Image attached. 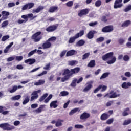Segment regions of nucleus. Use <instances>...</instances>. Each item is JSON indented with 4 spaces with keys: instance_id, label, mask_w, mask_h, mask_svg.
<instances>
[{
    "instance_id": "obj_40",
    "label": "nucleus",
    "mask_w": 131,
    "mask_h": 131,
    "mask_svg": "<svg viewBox=\"0 0 131 131\" xmlns=\"http://www.w3.org/2000/svg\"><path fill=\"white\" fill-rule=\"evenodd\" d=\"M63 120H59L56 123V127H59V126H62V122H63Z\"/></svg>"
},
{
    "instance_id": "obj_26",
    "label": "nucleus",
    "mask_w": 131,
    "mask_h": 131,
    "mask_svg": "<svg viewBox=\"0 0 131 131\" xmlns=\"http://www.w3.org/2000/svg\"><path fill=\"white\" fill-rule=\"evenodd\" d=\"M79 71H80V68L78 67L71 70L72 75L73 74H75V73H78Z\"/></svg>"
},
{
    "instance_id": "obj_7",
    "label": "nucleus",
    "mask_w": 131,
    "mask_h": 131,
    "mask_svg": "<svg viewBox=\"0 0 131 131\" xmlns=\"http://www.w3.org/2000/svg\"><path fill=\"white\" fill-rule=\"evenodd\" d=\"M34 7V3H29L25 5L21 8L23 11H25V10H30Z\"/></svg>"
},
{
    "instance_id": "obj_5",
    "label": "nucleus",
    "mask_w": 131,
    "mask_h": 131,
    "mask_svg": "<svg viewBox=\"0 0 131 131\" xmlns=\"http://www.w3.org/2000/svg\"><path fill=\"white\" fill-rule=\"evenodd\" d=\"M42 38V37L40 36V33H35L32 36V39L34 40L35 42H38Z\"/></svg>"
},
{
    "instance_id": "obj_54",
    "label": "nucleus",
    "mask_w": 131,
    "mask_h": 131,
    "mask_svg": "<svg viewBox=\"0 0 131 131\" xmlns=\"http://www.w3.org/2000/svg\"><path fill=\"white\" fill-rule=\"evenodd\" d=\"M75 128L81 129L83 128V125L80 124H76L75 125Z\"/></svg>"
},
{
    "instance_id": "obj_1",
    "label": "nucleus",
    "mask_w": 131,
    "mask_h": 131,
    "mask_svg": "<svg viewBox=\"0 0 131 131\" xmlns=\"http://www.w3.org/2000/svg\"><path fill=\"white\" fill-rule=\"evenodd\" d=\"M113 52L108 53L102 56L103 61H107L106 63L108 64L115 63V57L113 56ZM108 60H109L108 61Z\"/></svg>"
},
{
    "instance_id": "obj_61",
    "label": "nucleus",
    "mask_w": 131,
    "mask_h": 131,
    "mask_svg": "<svg viewBox=\"0 0 131 131\" xmlns=\"http://www.w3.org/2000/svg\"><path fill=\"white\" fill-rule=\"evenodd\" d=\"M99 86H101V88L102 89L101 92H105V91L107 90V86L100 85Z\"/></svg>"
},
{
    "instance_id": "obj_46",
    "label": "nucleus",
    "mask_w": 131,
    "mask_h": 131,
    "mask_svg": "<svg viewBox=\"0 0 131 131\" xmlns=\"http://www.w3.org/2000/svg\"><path fill=\"white\" fill-rule=\"evenodd\" d=\"M130 10H131V5H129L125 8V9H124V12H125V13H126Z\"/></svg>"
},
{
    "instance_id": "obj_11",
    "label": "nucleus",
    "mask_w": 131,
    "mask_h": 131,
    "mask_svg": "<svg viewBox=\"0 0 131 131\" xmlns=\"http://www.w3.org/2000/svg\"><path fill=\"white\" fill-rule=\"evenodd\" d=\"M102 32H111L113 31V26H107L103 28L102 29Z\"/></svg>"
},
{
    "instance_id": "obj_49",
    "label": "nucleus",
    "mask_w": 131,
    "mask_h": 131,
    "mask_svg": "<svg viewBox=\"0 0 131 131\" xmlns=\"http://www.w3.org/2000/svg\"><path fill=\"white\" fill-rule=\"evenodd\" d=\"M29 15H31V17H28V18H30V20H34V19H35V18H36V17H37V16L36 15L33 16V14L32 13L28 14L27 16H29Z\"/></svg>"
},
{
    "instance_id": "obj_48",
    "label": "nucleus",
    "mask_w": 131,
    "mask_h": 131,
    "mask_svg": "<svg viewBox=\"0 0 131 131\" xmlns=\"http://www.w3.org/2000/svg\"><path fill=\"white\" fill-rule=\"evenodd\" d=\"M90 56V53H86L84 54L82 56V60H85V59H88L89 56Z\"/></svg>"
},
{
    "instance_id": "obj_56",
    "label": "nucleus",
    "mask_w": 131,
    "mask_h": 131,
    "mask_svg": "<svg viewBox=\"0 0 131 131\" xmlns=\"http://www.w3.org/2000/svg\"><path fill=\"white\" fill-rule=\"evenodd\" d=\"M87 37L89 39H92L93 37H94V34L93 33H88L87 34Z\"/></svg>"
},
{
    "instance_id": "obj_15",
    "label": "nucleus",
    "mask_w": 131,
    "mask_h": 131,
    "mask_svg": "<svg viewBox=\"0 0 131 131\" xmlns=\"http://www.w3.org/2000/svg\"><path fill=\"white\" fill-rule=\"evenodd\" d=\"M90 116H91L90 114L84 112L81 115L80 118L81 120H85V119H88Z\"/></svg>"
},
{
    "instance_id": "obj_36",
    "label": "nucleus",
    "mask_w": 131,
    "mask_h": 131,
    "mask_svg": "<svg viewBox=\"0 0 131 131\" xmlns=\"http://www.w3.org/2000/svg\"><path fill=\"white\" fill-rule=\"evenodd\" d=\"M110 73L106 72L103 73L102 76L100 77V79H104V78H106L109 76Z\"/></svg>"
},
{
    "instance_id": "obj_52",
    "label": "nucleus",
    "mask_w": 131,
    "mask_h": 131,
    "mask_svg": "<svg viewBox=\"0 0 131 131\" xmlns=\"http://www.w3.org/2000/svg\"><path fill=\"white\" fill-rule=\"evenodd\" d=\"M69 78H70V77H69V76H65L64 77L61 78L62 82H65L66 80H68Z\"/></svg>"
},
{
    "instance_id": "obj_47",
    "label": "nucleus",
    "mask_w": 131,
    "mask_h": 131,
    "mask_svg": "<svg viewBox=\"0 0 131 131\" xmlns=\"http://www.w3.org/2000/svg\"><path fill=\"white\" fill-rule=\"evenodd\" d=\"M37 51V50L36 49H35V50L31 51L30 52H29L28 54V57H31V56H32V55H34V54H35L36 53Z\"/></svg>"
},
{
    "instance_id": "obj_23",
    "label": "nucleus",
    "mask_w": 131,
    "mask_h": 131,
    "mask_svg": "<svg viewBox=\"0 0 131 131\" xmlns=\"http://www.w3.org/2000/svg\"><path fill=\"white\" fill-rule=\"evenodd\" d=\"M110 117V115H108L107 113H103L101 115L100 118L101 120H107Z\"/></svg>"
},
{
    "instance_id": "obj_13",
    "label": "nucleus",
    "mask_w": 131,
    "mask_h": 131,
    "mask_svg": "<svg viewBox=\"0 0 131 131\" xmlns=\"http://www.w3.org/2000/svg\"><path fill=\"white\" fill-rule=\"evenodd\" d=\"M38 98V94H37V92H33L31 94V97L30 99L31 102H32L33 101H34V100H36Z\"/></svg>"
},
{
    "instance_id": "obj_53",
    "label": "nucleus",
    "mask_w": 131,
    "mask_h": 131,
    "mask_svg": "<svg viewBox=\"0 0 131 131\" xmlns=\"http://www.w3.org/2000/svg\"><path fill=\"white\" fill-rule=\"evenodd\" d=\"M10 38V36L9 35H6L2 37V41H6L7 39H9Z\"/></svg>"
},
{
    "instance_id": "obj_14",
    "label": "nucleus",
    "mask_w": 131,
    "mask_h": 131,
    "mask_svg": "<svg viewBox=\"0 0 131 131\" xmlns=\"http://www.w3.org/2000/svg\"><path fill=\"white\" fill-rule=\"evenodd\" d=\"M111 18H110V15L106 14L105 16H102L101 20L102 22H104V23H107L108 22V20H111Z\"/></svg>"
},
{
    "instance_id": "obj_34",
    "label": "nucleus",
    "mask_w": 131,
    "mask_h": 131,
    "mask_svg": "<svg viewBox=\"0 0 131 131\" xmlns=\"http://www.w3.org/2000/svg\"><path fill=\"white\" fill-rule=\"evenodd\" d=\"M21 99V95H16L11 98L12 101H18Z\"/></svg>"
},
{
    "instance_id": "obj_59",
    "label": "nucleus",
    "mask_w": 131,
    "mask_h": 131,
    "mask_svg": "<svg viewBox=\"0 0 131 131\" xmlns=\"http://www.w3.org/2000/svg\"><path fill=\"white\" fill-rule=\"evenodd\" d=\"M15 59L16 61H22V60H23V56H16L15 57Z\"/></svg>"
},
{
    "instance_id": "obj_27",
    "label": "nucleus",
    "mask_w": 131,
    "mask_h": 131,
    "mask_svg": "<svg viewBox=\"0 0 131 131\" xmlns=\"http://www.w3.org/2000/svg\"><path fill=\"white\" fill-rule=\"evenodd\" d=\"M131 25L130 20H126L121 25V27H127L128 26Z\"/></svg>"
},
{
    "instance_id": "obj_45",
    "label": "nucleus",
    "mask_w": 131,
    "mask_h": 131,
    "mask_svg": "<svg viewBox=\"0 0 131 131\" xmlns=\"http://www.w3.org/2000/svg\"><path fill=\"white\" fill-rule=\"evenodd\" d=\"M104 40H105V38H104V37H100L96 39V42H98V43L99 42H102V41Z\"/></svg>"
},
{
    "instance_id": "obj_22",
    "label": "nucleus",
    "mask_w": 131,
    "mask_h": 131,
    "mask_svg": "<svg viewBox=\"0 0 131 131\" xmlns=\"http://www.w3.org/2000/svg\"><path fill=\"white\" fill-rule=\"evenodd\" d=\"M130 86H131V83L129 82H124L121 85V87L123 89H128V88Z\"/></svg>"
},
{
    "instance_id": "obj_10",
    "label": "nucleus",
    "mask_w": 131,
    "mask_h": 131,
    "mask_svg": "<svg viewBox=\"0 0 131 131\" xmlns=\"http://www.w3.org/2000/svg\"><path fill=\"white\" fill-rule=\"evenodd\" d=\"M89 12H90V10H89V9L88 8L82 9L80 11V12L78 13V16H79V17H82V16L88 15Z\"/></svg>"
},
{
    "instance_id": "obj_6",
    "label": "nucleus",
    "mask_w": 131,
    "mask_h": 131,
    "mask_svg": "<svg viewBox=\"0 0 131 131\" xmlns=\"http://www.w3.org/2000/svg\"><path fill=\"white\" fill-rule=\"evenodd\" d=\"M82 80H83V78L82 77H80L78 80L76 78H74L70 85L72 86V88H75V86H76V83L78 84L80 83Z\"/></svg>"
},
{
    "instance_id": "obj_50",
    "label": "nucleus",
    "mask_w": 131,
    "mask_h": 131,
    "mask_svg": "<svg viewBox=\"0 0 131 131\" xmlns=\"http://www.w3.org/2000/svg\"><path fill=\"white\" fill-rule=\"evenodd\" d=\"M67 7H72L73 6V1H69L66 3Z\"/></svg>"
},
{
    "instance_id": "obj_28",
    "label": "nucleus",
    "mask_w": 131,
    "mask_h": 131,
    "mask_svg": "<svg viewBox=\"0 0 131 131\" xmlns=\"http://www.w3.org/2000/svg\"><path fill=\"white\" fill-rule=\"evenodd\" d=\"M17 85H14L12 87V89L9 88L8 91L11 94H13V93H15V92H16V91H17Z\"/></svg>"
},
{
    "instance_id": "obj_17",
    "label": "nucleus",
    "mask_w": 131,
    "mask_h": 131,
    "mask_svg": "<svg viewBox=\"0 0 131 131\" xmlns=\"http://www.w3.org/2000/svg\"><path fill=\"white\" fill-rule=\"evenodd\" d=\"M58 6H51L48 10V12L49 13H55V12H58Z\"/></svg>"
},
{
    "instance_id": "obj_31",
    "label": "nucleus",
    "mask_w": 131,
    "mask_h": 131,
    "mask_svg": "<svg viewBox=\"0 0 131 131\" xmlns=\"http://www.w3.org/2000/svg\"><path fill=\"white\" fill-rule=\"evenodd\" d=\"M85 43V41L84 40H80L76 43V47H82V46H83V45H84Z\"/></svg>"
},
{
    "instance_id": "obj_30",
    "label": "nucleus",
    "mask_w": 131,
    "mask_h": 131,
    "mask_svg": "<svg viewBox=\"0 0 131 131\" xmlns=\"http://www.w3.org/2000/svg\"><path fill=\"white\" fill-rule=\"evenodd\" d=\"M14 45V42H12L10 43V45H9L8 46H7L6 48V49L4 50V52L5 53H8V52H9V50H10V48H11L13 45Z\"/></svg>"
},
{
    "instance_id": "obj_51",
    "label": "nucleus",
    "mask_w": 131,
    "mask_h": 131,
    "mask_svg": "<svg viewBox=\"0 0 131 131\" xmlns=\"http://www.w3.org/2000/svg\"><path fill=\"white\" fill-rule=\"evenodd\" d=\"M9 25V21L8 20L4 21L2 24V27H6L7 25Z\"/></svg>"
},
{
    "instance_id": "obj_12",
    "label": "nucleus",
    "mask_w": 131,
    "mask_h": 131,
    "mask_svg": "<svg viewBox=\"0 0 131 131\" xmlns=\"http://www.w3.org/2000/svg\"><path fill=\"white\" fill-rule=\"evenodd\" d=\"M92 83H93V81H90V82H88L86 84V86L84 88V89L83 90V92H84L86 93L87 92H89L91 89H92V87L93 85H92Z\"/></svg>"
},
{
    "instance_id": "obj_62",
    "label": "nucleus",
    "mask_w": 131,
    "mask_h": 131,
    "mask_svg": "<svg viewBox=\"0 0 131 131\" xmlns=\"http://www.w3.org/2000/svg\"><path fill=\"white\" fill-rule=\"evenodd\" d=\"M56 39H57V38H56V37H51V38H50L49 39H48L47 40L50 42V41H55V40H56Z\"/></svg>"
},
{
    "instance_id": "obj_39",
    "label": "nucleus",
    "mask_w": 131,
    "mask_h": 131,
    "mask_svg": "<svg viewBox=\"0 0 131 131\" xmlns=\"http://www.w3.org/2000/svg\"><path fill=\"white\" fill-rule=\"evenodd\" d=\"M49 94L48 93H46L45 94L43 95V96H42L39 99V102H42V101H43V100H45L46 99V98H47V97H48V95Z\"/></svg>"
},
{
    "instance_id": "obj_19",
    "label": "nucleus",
    "mask_w": 131,
    "mask_h": 131,
    "mask_svg": "<svg viewBox=\"0 0 131 131\" xmlns=\"http://www.w3.org/2000/svg\"><path fill=\"white\" fill-rule=\"evenodd\" d=\"M50 108L56 109L58 107V100L53 101L50 104Z\"/></svg>"
},
{
    "instance_id": "obj_25",
    "label": "nucleus",
    "mask_w": 131,
    "mask_h": 131,
    "mask_svg": "<svg viewBox=\"0 0 131 131\" xmlns=\"http://www.w3.org/2000/svg\"><path fill=\"white\" fill-rule=\"evenodd\" d=\"M45 9V7L39 6L37 9H34L33 10V13H39L41 11H42Z\"/></svg>"
},
{
    "instance_id": "obj_55",
    "label": "nucleus",
    "mask_w": 131,
    "mask_h": 131,
    "mask_svg": "<svg viewBox=\"0 0 131 131\" xmlns=\"http://www.w3.org/2000/svg\"><path fill=\"white\" fill-rule=\"evenodd\" d=\"M98 24V21H95V22H91L89 24V26H96Z\"/></svg>"
},
{
    "instance_id": "obj_8",
    "label": "nucleus",
    "mask_w": 131,
    "mask_h": 131,
    "mask_svg": "<svg viewBox=\"0 0 131 131\" xmlns=\"http://www.w3.org/2000/svg\"><path fill=\"white\" fill-rule=\"evenodd\" d=\"M28 17H31V14H29V16L23 15L21 16V18L24 20L18 19L17 22L18 24H22V23H26L28 21Z\"/></svg>"
},
{
    "instance_id": "obj_42",
    "label": "nucleus",
    "mask_w": 131,
    "mask_h": 131,
    "mask_svg": "<svg viewBox=\"0 0 131 131\" xmlns=\"http://www.w3.org/2000/svg\"><path fill=\"white\" fill-rule=\"evenodd\" d=\"M131 123V119L126 120L124 121L123 123V125H128V124H130Z\"/></svg>"
},
{
    "instance_id": "obj_60",
    "label": "nucleus",
    "mask_w": 131,
    "mask_h": 131,
    "mask_svg": "<svg viewBox=\"0 0 131 131\" xmlns=\"http://www.w3.org/2000/svg\"><path fill=\"white\" fill-rule=\"evenodd\" d=\"M14 60H15V56L10 57L7 58V62H12Z\"/></svg>"
},
{
    "instance_id": "obj_64",
    "label": "nucleus",
    "mask_w": 131,
    "mask_h": 131,
    "mask_svg": "<svg viewBox=\"0 0 131 131\" xmlns=\"http://www.w3.org/2000/svg\"><path fill=\"white\" fill-rule=\"evenodd\" d=\"M125 76L126 77H131V73L129 72H126L125 73Z\"/></svg>"
},
{
    "instance_id": "obj_35",
    "label": "nucleus",
    "mask_w": 131,
    "mask_h": 131,
    "mask_svg": "<svg viewBox=\"0 0 131 131\" xmlns=\"http://www.w3.org/2000/svg\"><path fill=\"white\" fill-rule=\"evenodd\" d=\"M53 98V95L52 94H50L49 95V96L44 101V103L45 104H48L49 102H50V100Z\"/></svg>"
},
{
    "instance_id": "obj_32",
    "label": "nucleus",
    "mask_w": 131,
    "mask_h": 131,
    "mask_svg": "<svg viewBox=\"0 0 131 131\" xmlns=\"http://www.w3.org/2000/svg\"><path fill=\"white\" fill-rule=\"evenodd\" d=\"M69 95V92L68 91H62L60 93V96L61 97H66V96H68Z\"/></svg>"
},
{
    "instance_id": "obj_43",
    "label": "nucleus",
    "mask_w": 131,
    "mask_h": 131,
    "mask_svg": "<svg viewBox=\"0 0 131 131\" xmlns=\"http://www.w3.org/2000/svg\"><path fill=\"white\" fill-rule=\"evenodd\" d=\"M110 99H112L115 98V92L114 91H111L110 92Z\"/></svg>"
},
{
    "instance_id": "obj_37",
    "label": "nucleus",
    "mask_w": 131,
    "mask_h": 131,
    "mask_svg": "<svg viewBox=\"0 0 131 131\" xmlns=\"http://www.w3.org/2000/svg\"><path fill=\"white\" fill-rule=\"evenodd\" d=\"M127 111H129V108L127 107L124 110V112L122 113L123 116H127V115H128V113Z\"/></svg>"
},
{
    "instance_id": "obj_29",
    "label": "nucleus",
    "mask_w": 131,
    "mask_h": 131,
    "mask_svg": "<svg viewBox=\"0 0 131 131\" xmlns=\"http://www.w3.org/2000/svg\"><path fill=\"white\" fill-rule=\"evenodd\" d=\"M75 53H77L75 50H72L67 52L66 56L67 57H69V56H73V55L75 54Z\"/></svg>"
},
{
    "instance_id": "obj_16",
    "label": "nucleus",
    "mask_w": 131,
    "mask_h": 131,
    "mask_svg": "<svg viewBox=\"0 0 131 131\" xmlns=\"http://www.w3.org/2000/svg\"><path fill=\"white\" fill-rule=\"evenodd\" d=\"M23 97L24 98V99L23 102V104L26 105V104H27V103H29V101H30V97H29V96H28V94H26L23 96Z\"/></svg>"
},
{
    "instance_id": "obj_18",
    "label": "nucleus",
    "mask_w": 131,
    "mask_h": 131,
    "mask_svg": "<svg viewBox=\"0 0 131 131\" xmlns=\"http://www.w3.org/2000/svg\"><path fill=\"white\" fill-rule=\"evenodd\" d=\"M2 14L3 15V17H2L3 20H7V19H8V16L10 15V13L6 11H2Z\"/></svg>"
},
{
    "instance_id": "obj_58",
    "label": "nucleus",
    "mask_w": 131,
    "mask_h": 131,
    "mask_svg": "<svg viewBox=\"0 0 131 131\" xmlns=\"http://www.w3.org/2000/svg\"><path fill=\"white\" fill-rule=\"evenodd\" d=\"M31 107L32 109H36V108H37V107H38V104L37 103H34L31 104Z\"/></svg>"
},
{
    "instance_id": "obj_44",
    "label": "nucleus",
    "mask_w": 131,
    "mask_h": 131,
    "mask_svg": "<svg viewBox=\"0 0 131 131\" xmlns=\"http://www.w3.org/2000/svg\"><path fill=\"white\" fill-rule=\"evenodd\" d=\"M95 6L99 7L101 6V5H102V1L101 0H97L95 2Z\"/></svg>"
},
{
    "instance_id": "obj_9",
    "label": "nucleus",
    "mask_w": 131,
    "mask_h": 131,
    "mask_svg": "<svg viewBox=\"0 0 131 131\" xmlns=\"http://www.w3.org/2000/svg\"><path fill=\"white\" fill-rule=\"evenodd\" d=\"M46 104L40 105L38 108L34 111V112L37 114L41 113L42 111H45V110H46Z\"/></svg>"
},
{
    "instance_id": "obj_41",
    "label": "nucleus",
    "mask_w": 131,
    "mask_h": 131,
    "mask_svg": "<svg viewBox=\"0 0 131 131\" xmlns=\"http://www.w3.org/2000/svg\"><path fill=\"white\" fill-rule=\"evenodd\" d=\"M76 64H77V61H76V60L69 61V65H70V66H74V65H76Z\"/></svg>"
},
{
    "instance_id": "obj_63",
    "label": "nucleus",
    "mask_w": 131,
    "mask_h": 131,
    "mask_svg": "<svg viewBox=\"0 0 131 131\" xmlns=\"http://www.w3.org/2000/svg\"><path fill=\"white\" fill-rule=\"evenodd\" d=\"M113 121H114V120L112 118L108 119L106 121L107 124H111V123H113Z\"/></svg>"
},
{
    "instance_id": "obj_20",
    "label": "nucleus",
    "mask_w": 131,
    "mask_h": 131,
    "mask_svg": "<svg viewBox=\"0 0 131 131\" xmlns=\"http://www.w3.org/2000/svg\"><path fill=\"white\" fill-rule=\"evenodd\" d=\"M35 62H36L35 59L32 58H29L25 60V63L26 64H29V65H32L33 64H34Z\"/></svg>"
},
{
    "instance_id": "obj_24",
    "label": "nucleus",
    "mask_w": 131,
    "mask_h": 131,
    "mask_svg": "<svg viewBox=\"0 0 131 131\" xmlns=\"http://www.w3.org/2000/svg\"><path fill=\"white\" fill-rule=\"evenodd\" d=\"M63 75H66V76H69V77H70V76H72V74L71 73V71L67 69H65L63 73Z\"/></svg>"
},
{
    "instance_id": "obj_4",
    "label": "nucleus",
    "mask_w": 131,
    "mask_h": 131,
    "mask_svg": "<svg viewBox=\"0 0 131 131\" xmlns=\"http://www.w3.org/2000/svg\"><path fill=\"white\" fill-rule=\"evenodd\" d=\"M82 35H83V33L76 34L74 36L70 38L69 40V43H73V42L75 41L76 39H77V38H79V37H81Z\"/></svg>"
},
{
    "instance_id": "obj_2",
    "label": "nucleus",
    "mask_w": 131,
    "mask_h": 131,
    "mask_svg": "<svg viewBox=\"0 0 131 131\" xmlns=\"http://www.w3.org/2000/svg\"><path fill=\"white\" fill-rule=\"evenodd\" d=\"M0 128H2L3 130H13L15 129V127L13 125H11L9 123H2L0 124Z\"/></svg>"
},
{
    "instance_id": "obj_33",
    "label": "nucleus",
    "mask_w": 131,
    "mask_h": 131,
    "mask_svg": "<svg viewBox=\"0 0 131 131\" xmlns=\"http://www.w3.org/2000/svg\"><path fill=\"white\" fill-rule=\"evenodd\" d=\"M78 110H79V108H75L72 110L69 113V115H73V114H74V113H76V112H78Z\"/></svg>"
},
{
    "instance_id": "obj_38",
    "label": "nucleus",
    "mask_w": 131,
    "mask_h": 131,
    "mask_svg": "<svg viewBox=\"0 0 131 131\" xmlns=\"http://www.w3.org/2000/svg\"><path fill=\"white\" fill-rule=\"evenodd\" d=\"M96 65L95 60H91L88 64V67H94Z\"/></svg>"
},
{
    "instance_id": "obj_21",
    "label": "nucleus",
    "mask_w": 131,
    "mask_h": 131,
    "mask_svg": "<svg viewBox=\"0 0 131 131\" xmlns=\"http://www.w3.org/2000/svg\"><path fill=\"white\" fill-rule=\"evenodd\" d=\"M52 46L51 42H49L48 40L46 42L43 43L42 45L43 49H49V48Z\"/></svg>"
},
{
    "instance_id": "obj_57",
    "label": "nucleus",
    "mask_w": 131,
    "mask_h": 131,
    "mask_svg": "<svg viewBox=\"0 0 131 131\" xmlns=\"http://www.w3.org/2000/svg\"><path fill=\"white\" fill-rule=\"evenodd\" d=\"M50 66H51V63L46 64V66L43 67L44 70H50Z\"/></svg>"
},
{
    "instance_id": "obj_3",
    "label": "nucleus",
    "mask_w": 131,
    "mask_h": 131,
    "mask_svg": "<svg viewBox=\"0 0 131 131\" xmlns=\"http://www.w3.org/2000/svg\"><path fill=\"white\" fill-rule=\"evenodd\" d=\"M58 27H59V24L50 25L46 29V30L48 32H53L54 31H56V30L58 29Z\"/></svg>"
}]
</instances>
